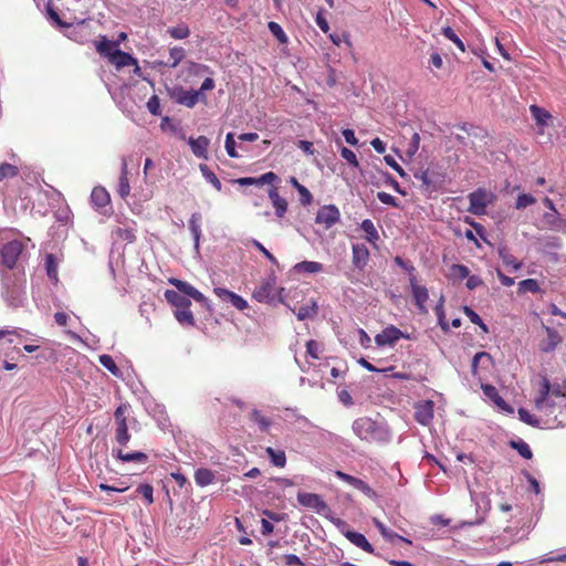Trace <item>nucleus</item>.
<instances>
[{
    "label": "nucleus",
    "instance_id": "1",
    "mask_svg": "<svg viewBox=\"0 0 566 566\" xmlns=\"http://www.w3.org/2000/svg\"><path fill=\"white\" fill-rule=\"evenodd\" d=\"M169 283L172 284L177 291L166 290L164 295L166 301L176 310L190 307L191 301L188 297H191L208 311H211L209 300L188 282L181 281L179 279H170Z\"/></svg>",
    "mask_w": 566,
    "mask_h": 566
},
{
    "label": "nucleus",
    "instance_id": "2",
    "mask_svg": "<svg viewBox=\"0 0 566 566\" xmlns=\"http://www.w3.org/2000/svg\"><path fill=\"white\" fill-rule=\"evenodd\" d=\"M354 433L364 441L382 443L390 440L388 426L382 421L374 420L369 417L357 418L353 422Z\"/></svg>",
    "mask_w": 566,
    "mask_h": 566
},
{
    "label": "nucleus",
    "instance_id": "3",
    "mask_svg": "<svg viewBox=\"0 0 566 566\" xmlns=\"http://www.w3.org/2000/svg\"><path fill=\"white\" fill-rule=\"evenodd\" d=\"M128 408V405L120 403L114 412V438L120 447H126L130 440L128 419L126 416Z\"/></svg>",
    "mask_w": 566,
    "mask_h": 566
},
{
    "label": "nucleus",
    "instance_id": "4",
    "mask_svg": "<svg viewBox=\"0 0 566 566\" xmlns=\"http://www.w3.org/2000/svg\"><path fill=\"white\" fill-rule=\"evenodd\" d=\"M23 249H24V245L19 240H12V241L7 242L1 248V260H2L3 265H6L8 269H13L15 266Z\"/></svg>",
    "mask_w": 566,
    "mask_h": 566
},
{
    "label": "nucleus",
    "instance_id": "5",
    "mask_svg": "<svg viewBox=\"0 0 566 566\" xmlns=\"http://www.w3.org/2000/svg\"><path fill=\"white\" fill-rule=\"evenodd\" d=\"M469 212L475 216H483L486 212V207L491 202V195L484 189H478L469 196Z\"/></svg>",
    "mask_w": 566,
    "mask_h": 566
},
{
    "label": "nucleus",
    "instance_id": "6",
    "mask_svg": "<svg viewBox=\"0 0 566 566\" xmlns=\"http://www.w3.org/2000/svg\"><path fill=\"white\" fill-rule=\"evenodd\" d=\"M339 219L340 212L338 208L335 205H326L318 209L315 222L327 230L335 226Z\"/></svg>",
    "mask_w": 566,
    "mask_h": 566
},
{
    "label": "nucleus",
    "instance_id": "7",
    "mask_svg": "<svg viewBox=\"0 0 566 566\" xmlns=\"http://www.w3.org/2000/svg\"><path fill=\"white\" fill-rule=\"evenodd\" d=\"M213 293L224 303H230L233 307L239 311H244L249 307L248 302L235 294L234 292L227 290L224 287H214Z\"/></svg>",
    "mask_w": 566,
    "mask_h": 566
},
{
    "label": "nucleus",
    "instance_id": "8",
    "mask_svg": "<svg viewBox=\"0 0 566 566\" xmlns=\"http://www.w3.org/2000/svg\"><path fill=\"white\" fill-rule=\"evenodd\" d=\"M174 97L178 104L185 105L189 108H192L199 101L206 99L205 95H201V92L187 91L184 88L176 90Z\"/></svg>",
    "mask_w": 566,
    "mask_h": 566
},
{
    "label": "nucleus",
    "instance_id": "9",
    "mask_svg": "<svg viewBox=\"0 0 566 566\" xmlns=\"http://www.w3.org/2000/svg\"><path fill=\"white\" fill-rule=\"evenodd\" d=\"M108 61L117 70L123 69L125 66H130V65L135 66V73H138L140 70L137 59H135L129 53H126L119 49L114 50V53L111 55V59Z\"/></svg>",
    "mask_w": 566,
    "mask_h": 566
},
{
    "label": "nucleus",
    "instance_id": "10",
    "mask_svg": "<svg viewBox=\"0 0 566 566\" xmlns=\"http://www.w3.org/2000/svg\"><path fill=\"white\" fill-rule=\"evenodd\" d=\"M335 475L339 480H342V481L346 482L347 484H349L350 486H353L354 489L363 492L368 497H374L376 495L375 491L361 479H358L356 476L347 474L343 471H336Z\"/></svg>",
    "mask_w": 566,
    "mask_h": 566
},
{
    "label": "nucleus",
    "instance_id": "11",
    "mask_svg": "<svg viewBox=\"0 0 566 566\" xmlns=\"http://www.w3.org/2000/svg\"><path fill=\"white\" fill-rule=\"evenodd\" d=\"M401 337H403L402 332L394 326L390 325L386 327L381 333L377 334L375 336V342L378 346H385V345H395Z\"/></svg>",
    "mask_w": 566,
    "mask_h": 566
},
{
    "label": "nucleus",
    "instance_id": "12",
    "mask_svg": "<svg viewBox=\"0 0 566 566\" xmlns=\"http://www.w3.org/2000/svg\"><path fill=\"white\" fill-rule=\"evenodd\" d=\"M410 286H411L415 303H416L419 312L422 314H427L428 311L426 307V302L429 298V293H428L427 287L417 284L415 276L410 277Z\"/></svg>",
    "mask_w": 566,
    "mask_h": 566
},
{
    "label": "nucleus",
    "instance_id": "13",
    "mask_svg": "<svg viewBox=\"0 0 566 566\" xmlns=\"http://www.w3.org/2000/svg\"><path fill=\"white\" fill-rule=\"evenodd\" d=\"M415 419L422 426H428L433 419V402L426 400L415 406Z\"/></svg>",
    "mask_w": 566,
    "mask_h": 566
},
{
    "label": "nucleus",
    "instance_id": "14",
    "mask_svg": "<svg viewBox=\"0 0 566 566\" xmlns=\"http://www.w3.org/2000/svg\"><path fill=\"white\" fill-rule=\"evenodd\" d=\"M279 179L277 175L273 171H269L260 176L259 178L254 177H242L233 180L234 184H238L240 186H264V185H272Z\"/></svg>",
    "mask_w": 566,
    "mask_h": 566
},
{
    "label": "nucleus",
    "instance_id": "15",
    "mask_svg": "<svg viewBox=\"0 0 566 566\" xmlns=\"http://www.w3.org/2000/svg\"><path fill=\"white\" fill-rule=\"evenodd\" d=\"M297 501L301 505L314 509L317 512H321L326 507V503L323 501L321 495L315 493L298 492Z\"/></svg>",
    "mask_w": 566,
    "mask_h": 566
},
{
    "label": "nucleus",
    "instance_id": "16",
    "mask_svg": "<svg viewBox=\"0 0 566 566\" xmlns=\"http://www.w3.org/2000/svg\"><path fill=\"white\" fill-rule=\"evenodd\" d=\"M482 391L483 394L491 399L501 410L513 413L514 409L512 406H510L499 394L497 389L490 384L482 385Z\"/></svg>",
    "mask_w": 566,
    "mask_h": 566
},
{
    "label": "nucleus",
    "instance_id": "17",
    "mask_svg": "<svg viewBox=\"0 0 566 566\" xmlns=\"http://www.w3.org/2000/svg\"><path fill=\"white\" fill-rule=\"evenodd\" d=\"M544 329L547 338L539 343V349L543 353H552L563 342V338L559 333L552 327L544 326Z\"/></svg>",
    "mask_w": 566,
    "mask_h": 566
},
{
    "label": "nucleus",
    "instance_id": "18",
    "mask_svg": "<svg viewBox=\"0 0 566 566\" xmlns=\"http://www.w3.org/2000/svg\"><path fill=\"white\" fill-rule=\"evenodd\" d=\"M188 144L191 148L192 154L197 158L208 159V148L210 145L209 138L206 136H199L197 138L190 137Z\"/></svg>",
    "mask_w": 566,
    "mask_h": 566
},
{
    "label": "nucleus",
    "instance_id": "19",
    "mask_svg": "<svg viewBox=\"0 0 566 566\" xmlns=\"http://www.w3.org/2000/svg\"><path fill=\"white\" fill-rule=\"evenodd\" d=\"M91 201L97 210L106 209L111 206V196L104 187L97 186L92 190Z\"/></svg>",
    "mask_w": 566,
    "mask_h": 566
},
{
    "label": "nucleus",
    "instance_id": "20",
    "mask_svg": "<svg viewBox=\"0 0 566 566\" xmlns=\"http://www.w3.org/2000/svg\"><path fill=\"white\" fill-rule=\"evenodd\" d=\"M114 457L120 460L122 462H136V463H146L149 459L148 454L142 451H133L125 452L122 448L118 450H113Z\"/></svg>",
    "mask_w": 566,
    "mask_h": 566
},
{
    "label": "nucleus",
    "instance_id": "21",
    "mask_svg": "<svg viewBox=\"0 0 566 566\" xmlns=\"http://www.w3.org/2000/svg\"><path fill=\"white\" fill-rule=\"evenodd\" d=\"M269 198L275 209V216L280 219L283 218L289 207L286 199L280 196L276 187L269 190Z\"/></svg>",
    "mask_w": 566,
    "mask_h": 566
},
{
    "label": "nucleus",
    "instance_id": "22",
    "mask_svg": "<svg viewBox=\"0 0 566 566\" xmlns=\"http://www.w3.org/2000/svg\"><path fill=\"white\" fill-rule=\"evenodd\" d=\"M344 536L355 546L359 547L368 554H374L373 545L367 541L366 536L355 531L344 532Z\"/></svg>",
    "mask_w": 566,
    "mask_h": 566
},
{
    "label": "nucleus",
    "instance_id": "23",
    "mask_svg": "<svg viewBox=\"0 0 566 566\" xmlns=\"http://www.w3.org/2000/svg\"><path fill=\"white\" fill-rule=\"evenodd\" d=\"M369 260V250L365 244L353 245V264L357 269H364Z\"/></svg>",
    "mask_w": 566,
    "mask_h": 566
},
{
    "label": "nucleus",
    "instance_id": "24",
    "mask_svg": "<svg viewBox=\"0 0 566 566\" xmlns=\"http://www.w3.org/2000/svg\"><path fill=\"white\" fill-rule=\"evenodd\" d=\"M119 43L116 41L108 40L105 35L99 36V41L96 42L95 48L99 55L111 59L114 50H118Z\"/></svg>",
    "mask_w": 566,
    "mask_h": 566
},
{
    "label": "nucleus",
    "instance_id": "25",
    "mask_svg": "<svg viewBox=\"0 0 566 566\" xmlns=\"http://www.w3.org/2000/svg\"><path fill=\"white\" fill-rule=\"evenodd\" d=\"M118 195L125 199L130 193V186L128 181V166L125 159L122 161L120 176L118 179Z\"/></svg>",
    "mask_w": 566,
    "mask_h": 566
},
{
    "label": "nucleus",
    "instance_id": "26",
    "mask_svg": "<svg viewBox=\"0 0 566 566\" xmlns=\"http://www.w3.org/2000/svg\"><path fill=\"white\" fill-rule=\"evenodd\" d=\"M530 112L537 126L545 127L552 120V114L543 107L531 105Z\"/></svg>",
    "mask_w": 566,
    "mask_h": 566
},
{
    "label": "nucleus",
    "instance_id": "27",
    "mask_svg": "<svg viewBox=\"0 0 566 566\" xmlns=\"http://www.w3.org/2000/svg\"><path fill=\"white\" fill-rule=\"evenodd\" d=\"M273 283L270 281H263L255 287L252 293V297L258 302H269L272 298Z\"/></svg>",
    "mask_w": 566,
    "mask_h": 566
},
{
    "label": "nucleus",
    "instance_id": "28",
    "mask_svg": "<svg viewBox=\"0 0 566 566\" xmlns=\"http://www.w3.org/2000/svg\"><path fill=\"white\" fill-rule=\"evenodd\" d=\"M201 214L199 212H193L189 219V230L192 234L195 245L198 248L200 237H201Z\"/></svg>",
    "mask_w": 566,
    "mask_h": 566
},
{
    "label": "nucleus",
    "instance_id": "29",
    "mask_svg": "<svg viewBox=\"0 0 566 566\" xmlns=\"http://www.w3.org/2000/svg\"><path fill=\"white\" fill-rule=\"evenodd\" d=\"M373 523L374 525L377 527V530L379 531V533L381 534V536L388 541H392L395 538H398L407 544H411V541L398 535L397 533H395L394 531L389 530L388 527H386V525L380 522L378 518L374 517L373 518Z\"/></svg>",
    "mask_w": 566,
    "mask_h": 566
},
{
    "label": "nucleus",
    "instance_id": "30",
    "mask_svg": "<svg viewBox=\"0 0 566 566\" xmlns=\"http://www.w3.org/2000/svg\"><path fill=\"white\" fill-rule=\"evenodd\" d=\"M497 253L504 265L511 266L515 271L522 268V263L517 261L513 254L510 253L506 247H500Z\"/></svg>",
    "mask_w": 566,
    "mask_h": 566
},
{
    "label": "nucleus",
    "instance_id": "31",
    "mask_svg": "<svg viewBox=\"0 0 566 566\" xmlns=\"http://www.w3.org/2000/svg\"><path fill=\"white\" fill-rule=\"evenodd\" d=\"M360 229L365 232V239L375 244L379 240L378 231L370 219H365L360 223Z\"/></svg>",
    "mask_w": 566,
    "mask_h": 566
},
{
    "label": "nucleus",
    "instance_id": "32",
    "mask_svg": "<svg viewBox=\"0 0 566 566\" xmlns=\"http://www.w3.org/2000/svg\"><path fill=\"white\" fill-rule=\"evenodd\" d=\"M195 481L199 486H207L214 481V473L206 468L197 469L195 472Z\"/></svg>",
    "mask_w": 566,
    "mask_h": 566
},
{
    "label": "nucleus",
    "instance_id": "33",
    "mask_svg": "<svg viewBox=\"0 0 566 566\" xmlns=\"http://www.w3.org/2000/svg\"><path fill=\"white\" fill-rule=\"evenodd\" d=\"M174 315L177 322L181 325L193 326L196 324V319L192 312L190 311V307L176 310Z\"/></svg>",
    "mask_w": 566,
    "mask_h": 566
},
{
    "label": "nucleus",
    "instance_id": "34",
    "mask_svg": "<svg viewBox=\"0 0 566 566\" xmlns=\"http://www.w3.org/2000/svg\"><path fill=\"white\" fill-rule=\"evenodd\" d=\"M199 169L202 174V176L205 177V179L211 184V186L217 190V191H221L222 190V185H221V181L219 180V178L217 177V175L205 164H201L199 166Z\"/></svg>",
    "mask_w": 566,
    "mask_h": 566
},
{
    "label": "nucleus",
    "instance_id": "35",
    "mask_svg": "<svg viewBox=\"0 0 566 566\" xmlns=\"http://www.w3.org/2000/svg\"><path fill=\"white\" fill-rule=\"evenodd\" d=\"M266 454L270 457L273 465L277 468H284L286 464V455L282 450H274L271 447L265 449Z\"/></svg>",
    "mask_w": 566,
    "mask_h": 566
},
{
    "label": "nucleus",
    "instance_id": "36",
    "mask_svg": "<svg viewBox=\"0 0 566 566\" xmlns=\"http://www.w3.org/2000/svg\"><path fill=\"white\" fill-rule=\"evenodd\" d=\"M294 269L297 272L318 273L323 271V264L316 261H302Z\"/></svg>",
    "mask_w": 566,
    "mask_h": 566
},
{
    "label": "nucleus",
    "instance_id": "37",
    "mask_svg": "<svg viewBox=\"0 0 566 566\" xmlns=\"http://www.w3.org/2000/svg\"><path fill=\"white\" fill-rule=\"evenodd\" d=\"M480 363H483V364L488 363L489 365H491L493 363V358L486 352H479V353H476L473 356L472 363H471V371H472V374L474 376L478 375V367H479Z\"/></svg>",
    "mask_w": 566,
    "mask_h": 566
},
{
    "label": "nucleus",
    "instance_id": "38",
    "mask_svg": "<svg viewBox=\"0 0 566 566\" xmlns=\"http://www.w3.org/2000/svg\"><path fill=\"white\" fill-rule=\"evenodd\" d=\"M531 292L533 294H536L541 292L539 284L534 279H525L518 283V293L524 294Z\"/></svg>",
    "mask_w": 566,
    "mask_h": 566
},
{
    "label": "nucleus",
    "instance_id": "39",
    "mask_svg": "<svg viewBox=\"0 0 566 566\" xmlns=\"http://www.w3.org/2000/svg\"><path fill=\"white\" fill-rule=\"evenodd\" d=\"M510 447L514 450H516L521 457H523L524 459H532L533 457V452L530 448V446L523 441V440H518V441H515V440H512L510 441Z\"/></svg>",
    "mask_w": 566,
    "mask_h": 566
},
{
    "label": "nucleus",
    "instance_id": "40",
    "mask_svg": "<svg viewBox=\"0 0 566 566\" xmlns=\"http://www.w3.org/2000/svg\"><path fill=\"white\" fill-rule=\"evenodd\" d=\"M250 419L255 422L258 426H259V429L261 431H268L269 428L271 427V421L270 419H268L266 417H264L261 411H259L258 409H253L251 415H250Z\"/></svg>",
    "mask_w": 566,
    "mask_h": 566
},
{
    "label": "nucleus",
    "instance_id": "41",
    "mask_svg": "<svg viewBox=\"0 0 566 566\" xmlns=\"http://www.w3.org/2000/svg\"><path fill=\"white\" fill-rule=\"evenodd\" d=\"M442 34L448 40L453 42L461 52H465V46H464L463 41L458 36V34L454 32V30L451 27H444L442 29Z\"/></svg>",
    "mask_w": 566,
    "mask_h": 566
},
{
    "label": "nucleus",
    "instance_id": "42",
    "mask_svg": "<svg viewBox=\"0 0 566 566\" xmlns=\"http://www.w3.org/2000/svg\"><path fill=\"white\" fill-rule=\"evenodd\" d=\"M19 168L14 165H11L9 163H2L0 165V181H3L8 178H13L18 176Z\"/></svg>",
    "mask_w": 566,
    "mask_h": 566
},
{
    "label": "nucleus",
    "instance_id": "43",
    "mask_svg": "<svg viewBox=\"0 0 566 566\" xmlns=\"http://www.w3.org/2000/svg\"><path fill=\"white\" fill-rule=\"evenodd\" d=\"M46 274L51 280L57 281V263L53 254L45 256Z\"/></svg>",
    "mask_w": 566,
    "mask_h": 566
},
{
    "label": "nucleus",
    "instance_id": "44",
    "mask_svg": "<svg viewBox=\"0 0 566 566\" xmlns=\"http://www.w3.org/2000/svg\"><path fill=\"white\" fill-rule=\"evenodd\" d=\"M136 493L140 496H143V499L146 501V504L147 505H151L154 503V489L150 484L148 483H145V484H140L137 489H136Z\"/></svg>",
    "mask_w": 566,
    "mask_h": 566
},
{
    "label": "nucleus",
    "instance_id": "45",
    "mask_svg": "<svg viewBox=\"0 0 566 566\" xmlns=\"http://www.w3.org/2000/svg\"><path fill=\"white\" fill-rule=\"evenodd\" d=\"M99 364L106 368L109 373H112L114 376H117L119 373V368L117 367L116 363L109 355H101L99 356Z\"/></svg>",
    "mask_w": 566,
    "mask_h": 566
},
{
    "label": "nucleus",
    "instance_id": "46",
    "mask_svg": "<svg viewBox=\"0 0 566 566\" xmlns=\"http://www.w3.org/2000/svg\"><path fill=\"white\" fill-rule=\"evenodd\" d=\"M169 35L176 40H182L189 36L190 30L187 25L181 24L178 27L169 28L168 31Z\"/></svg>",
    "mask_w": 566,
    "mask_h": 566
},
{
    "label": "nucleus",
    "instance_id": "47",
    "mask_svg": "<svg viewBox=\"0 0 566 566\" xmlns=\"http://www.w3.org/2000/svg\"><path fill=\"white\" fill-rule=\"evenodd\" d=\"M268 28L271 31V33L277 39V41L280 43L287 42V36H286L284 30L282 29V27L277 22H274V21L269 22Z\"/></svg>",
    "mask_w": 566,
    "mask_h": 566
},
{
    "label": "nucleus",
    "instance_id": "48",
    "mask_svg": "<svg viewBox=\"0 0 566 566\" xmlns=\"http://www.w3.org/2000/svg\"><path fill=\"white\" fill-rule=\"evenodd\" d=\"M171 62L168 64L170 67H176L185 57V50L180 46H175L169 50Z\"/></svg>",
    "mask_w": 566,
    "mask_h": 566
},
{
    "label": "nucleus",
    "instance_id": "49",
    "mask_svg": "<svg viewBox=\"0 0 566 566\" xmlns=\"http://www.w3.org/2000/svg\"><path fill=\"white\" fill-rule=\"evenodd\" d=\"M536 202V198L528 193H522L518 195L516 202H515V209L521 210L525 209L528 206H532Z\"/></svg>",
    "mask_w": 566,
    "mask_h": 566
},
{
    "label": "nucleus",
    "instance_id": "50",
    "mask_svg": "<svg viewBox=\"0 0 566 566\" xmlns=\"http://www.w3.org/2000/svg\"><path fill=\"white\" fill-rule=\"evenodd\" d=\"M46 14H48L49 19H51L52 21H54L56 23L57 27H60V28H69V27H71V24H67V23H65L64 21H62L60 19V15L57 14V12L53 8L52 1H49L46 3Z\"/></svg>",
    "mask_w": 566,
    "mask_h": 566
},
{
    "label": "nucleus",
    "instance_id": "51",
    "mask_svg": "<svg viewBox=\"0 0 566 566\" xmlns=\"http://www.w3.org/2000/svg\"><path fill=\"white\" fill-rule=\"evenodd\" d=\"M443 303H444V300H443V296H441L439 300V303L436 306V314L438 316V322H439L440 327L443 331H449V324L446 321V316H444Z\"/></svg>",
    "mask_w": 566,
    "mask_h": 566
},
{
    "label": "nucleus",
    "instance_id": "52",
    "mask_svg": "<svg viewBox=\"0 0 566 566\" xmlns=\"http://www.w3.org/2000/svg\"><path fill=\"white\" fill-rule=\"evenodd\" d=\"M518 418L521 421H523L524 423L530 424L532 427L539 426V421L535 418V416L530 413V411L526 410L525 408L518 409Z\"/></svg>",
    "mask_w": 566,
    "mask_h": 566
},
{
    "label": "nucleus",
    "instance_id": "53",
    "mask_svg": "<svg viewBox=\"0 0 566 566\" xmlns=\"http://www.w3.org/2000/svg\"><path fill=\"white\" fill-rule=\"evenodd\" d=\"M450 272L452 276L459 280L468 279L470 274L469 268L463 264H453L450 268Z\"/></svg>",
    "mask_w": 566,
    "mask_h": 566
},
{
    "label": "nucleus",
    "instance_id": "54",
    "mask_svg": "<svg viewBox=\"0 0 566 566\" xmlns=\"http://www.w3.org/2000/svg\"><path fill=\"white\" fill-rule=\"evenodd\" d=\"M464 314L468 316V318L475 325L480 326L484 332H488V327L482 321V318L479 316L478 313H475L472 308L465 306L464 307Z\"/></svg>",
    "mask_w": 566,
    "mask_h": 566
},
{
    "label": "nucleus",
    "instance_id": "55",
    "mask_svg": "<svg viewBox=\"0 0 566 566\" xmlns=\"http://www.w3.org/2000/svg\"><path fill=\"white\" fill-rule=\"evenodd\" d=\"M226 150L229 157L237 158L239 157L237 150H235V140L234 135L232 133H228L226 136Z\"/></svg>",
    "mask_w": 566,
    "mask_h": 566
},
{
    "label": "nucleus",
    "instance_id": "56",
    "mask_svg": "<svg viewBox=\"0 0 566 566\" xmlns=\"http://www.w3.org/2000/svg\"><path fill=\"white\" fill-rule=\"evenodd\" d=\"M340 156L344 160H346L349 165L357 168L359 166L358 159L353 150L347 147L340 148Z\"/></svg>",
    "mask_w": 566,
    "mask_h": 566
},
{
    "label": "nucleus",
    "instance_id": "57",
    "mask_svg": "<svg viewBox=\"0 0 566 566\" xmlns=\"http://www.w3.org/2000/svg\"><path fill=\"white\" fill-rule=\"evenodd\" d=\"M415 178L418 179L419 181H421V187L424 189V190H430L433 186H432V181L429 177V170H420L418 172L415 174Z\"/></svg>",
    "mask_w": 566,
    "mask_h": 566
},
{
    "label": "nucleus",
    "instance_id": "58",
    "mask_svg": "<svg viewBox=\"0 0 566 566\" xmlns=\"http://www.w3.org/2000/svg\"><path fill=\"white\" fill-rule=\"evenodd\" d=\"M321 344L314 339H310L306 343V353L308 356H311L314 359L319 358V352H321Z\"/></svg>",
    "mask_w": 566,
    "mask_h": 566
},
{
    "label": "nucleus",
    "instance_id": "59",
    "mask_svg": "<svg viewBox=\"0 0 566 566\" xmlns=\"http://www.w3.org/2000/svg\"><path fill=\"white\" fill-rule=\"evenodd\" d=\"M297 192L300 195V202L303 206H310L313 202V196L305 186L297 187Z\"/></svg>",
    "mask_w": 566,
    "mask_h": 566
},
{
    "label": "nucleus",
    "instance_id": "60",
    "mask_svg": "<svg viewBox=\"0 0 566 566\" xmlns=\"http://www.w3.org/2000/svg\"><path fill=\"white\" fill-rule=\"evenodd\" d=\"M377 198L384 205H388V206H391V207H395V208H397L399 206L398 205V200L394 196L388 193V192L379 191L377 193Z\"/></svg>",
    "mask_w": 566,
    "mask_h": 566
},
{
    "label": "nucleus",
    "instance_id": "61",
    "mask_svg": "<svg viewBox=\"0 0 566 566\" xmlns=\"http://www.w3.org/2000/svg\"><path fill=\"white\" fill-rule=\"evenodd\" d=\"M329 39L336 45H339L342 42H344L348 48L353 46L350 35L347 32H344L342 35L331 34Z\"/></svg>",
    "mask_w": 566,
    "mask_h": 566
},
{
    "label": "nucleus",
    "instance_id": "62",
    "mask_svg": "<svg viewBox=\"0 0 566 566\" xmlns=\"http://www.w3.org/2000/svg\"><path fill=\"white\" fill-rule=\"evenodd\" d=\"M253 247H255L271 263L277 264L276 258L259 241H252Z\"/></svg>",
    "mask_w": 566,
    "mask_h": 566
},
{
    "label": "nucleus",
    "instance_id": "63",
    "mask_svg": "<svg viewBox=\"0 0 566 566\" xmlns=\"http://www.w3.org/2000/svg\"><path fill=\"white\" fill-rule=\"evenodd\" d=\"M420 146V135L418 133H413L408 145L407 154L413 156Z\"/></svg>",
    "mask_w": 566,
    "mask_h": 566
},
{
    "label": "nucleus",
    "instance_id": "64",
    "mask_svg": "<svg viewBox=\"0 0 566 566\" xmlns=\"http://www.w3.org/2000/svg\"><path fill=\"white\" fill-rule=\"evenodd\" d=\"M385 161L386 164L391 167L395 171H397L399 174L400 177H406V171L403 170V168L396 161V159L390 156V155H387L385 156Z\"/></svg>",
    "mask_w": 566,
    "mask_h": 566
}]
</instances>
